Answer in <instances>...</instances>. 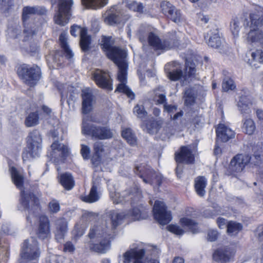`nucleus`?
<instances>
[{"label":"nucleus","instance_id":"aec40b11","mask_svg":"<svg viewBox=\"0 0 263 263\" xmlns=\"http://www.w3.org/2000/svg\"><path fill=\"white\" fill-rule=\"evenodd\" d=\"M36 234L41 239H45L50 237V226L48 218L45 215L39 217V224Z\"/></svg>","mask_w":263,"mask_h":263},{"label":"nucleus","instance_id":"f704fd0d","mask_svg":"<svg viewBox=\"0 0 263 263\" xmlns=\"http://www.w3.org/2000/svg\"><path fill=\"white\" fill-rule=\"evenodd\" d=\"M59 41L61 48L64 51L65 56L67 59H71L73 56V53L70 49L67 42L66 34L64 33L61 34Z\"/></svg>","mask_w":263,"mask_h":263},{"label":"nucleus","instance_id":"9d476101","mask_svg":"<svg viewBox=\"0 0 263 263\" xmlns=\"http://www.w3.org/2000/svg\"><path fill=\"white\" fill-rule=\"evenodd\" d=\"M149 44L155 49L169 50L178 45V40L175 35L169 36L161 42L159 37L153 33H150L148 36Z\"/></svg>","mask_w":263,"mask_h":263},{"label":"nucleus","instance_id":"b1692460","mask_svg":"<svg viewBox=\"0 0 263 263\" xmlns=\"http://www.w3.org/2000/svg\"><path fill=\"white\" fill-rule=\"evenodd\" d=\"M234 254V251L229 248L220 249L215 251L213 258L216 261L226 262L233 257Z\"/></svg>","mask_w":263,"mask_h":263},{"label":"nucleus","instance_id":"c756f323","mask_svg":"<svg viewBox=\"0 0 263 263\" xmlns=\"http://www.w3.org/2000/svg\"><path fill=\"white\" fill-rule=\"evenodd\" d=\"M195 189L197 194L200 197L205 195V188L207 184V179L203 176H198L195 179Z\"/></svg>","mask_w":263,"mask_h":263},{"label":"nucleus","instance_id":"e433bc0d","mask_svg":"<svg viewBox=\"0 0 263 263\" xmlns=\"http://www.w3.org/2000/svg\"><path fill=\"white\" fill-rule=\"evenodd\" d=\"M97 190V186L93 185L91 188L89 194L87 196L83 197L82 200L88 203H92L98 201L100 198V195Z\"/></svg>","mask_w":263,"mask_h":263},{"label":"nucleus","instance_id":"09e8293b","mask_svg":"<svg viewBox=\"0 0 263 263\" xmlns=\"http://www.w3.org/2000/svg\"><path fill=\"white\" fill-rule=\"evenodd\" d=\"M222 89L224 91L233 90L236 88V85L233 80L230 78H225L222 84Z\"/></svg>","mask_w":263,"mask_h":263},{"label":"nucleus","instance_id":"a211bd4d","mask_svg":"<svg viewBox=\"0 0 263 263\" xmlns=\"http://www.w3.org/2000/svg\"><path fill=\"white\" fill-rule=\"evenodd\" d=\"M93 79L99 87L108 90H112L111 80L108 73L97 69L93 73Z\"/></svg>","mask_w":263,"mask_h":263},{"label":"nucleus","instance_id":"37998d69","mask_svg":"<svg viewBox=\"0 0 263 263\" xmlns=\"http://www.w3.org/2000/svg\"><path fill=\"white\" fill-rule=\"evenodd\" d=\"M125 6L129 10L138 12H142L144 8L141 3H138L134 1H126Z\"/></svg>","mask_w":263,"mask_h":263},{"label":"nucleus","instance_id":"5fc2aeb1","mask_svg":"<svg viewBox=\"0 0 263 263\" xmlns=\"http://www.w3.org/2000/svg\"><path fill=\"white\" fill-rule=\"evenodd\" d=\"M86 229V226L84 225L82 226H80L79 224L77 223L75 226L74 230H73V234L75 235V237H79L83 235L85 232Z\"/></svg>","mask_w":263,"mask_h":263},{"label":"nucleus","instance_id":"20e7f679","mask_svg":"<svg viewBox=\"0 0 263 263\" xmlns=\"http://www.w3.org/2000/svg\"><path fill=\"white\" fill-rule=\"evenodd\" d=\"M110 197L115 204H123L130 201L131 204L137 202L142 197L141 192L137 186L132 191L125 190L121 193L109 191Z\"/></svg>","mask_w":263,"mask_h":263},{"label":"nucleus","instance_id":"603ef678","mask_svg":"<svg viewBox=\"0 0 263 263\" xmlns=\"http://www.w3.org/2000/svg\"><path fill=\"white\" fill-rule=\"evenodd\" d=\"M162 12L167 16L168 13L173 12V9L175 7L170 3L166 1H163L160 5Z\"/></svg>","mask_w":263,"mask_h":263},{"label":"nucleus","instance_id":"8fccbe9b","mask_svg":"<svg viewBox=\"0 0 263 263\" xmlns=\"http://www.w3.org/2000/svg\"><path fill=\"white\" fill-rule=\"evenodd\" d=\"M166 16L176 23L180 22L181 20V13L175 7L173 9V12L168 13Z\"/></svg>","mask_w":263,"mask_h":263},{"label":"nucleus","instance_id":"a19ab883","mask_svg":"<svg viewBox=\"0 0 263 263\" xmlns=\"http://www.w3.org/2000/svg\"><path fill=\"white\" fill-rule=\"evenodd\" d=\"M82 1L85 5L95 9L104 7L108 2V0H82Z\"/></svg>","mask_w":263,"mask_h":263},{"label":"nucleus","instance_id":"1a4fd4ad","mask_svg":"<svg viewBox=\"0 0 263 263\" xmlns=\"http://www.w3.org/2000/svg\"><path fill=\"white\" fill-rule=\"evenodd\" d=\"M17 72L25 83L30 86L34 85L41 78V69L37 66L29 68L22 65L18 68Z\"/></svg>","mask_w":263,"mask_h":263},{"label":"nucleus","instance_id":"412c9836","mask_svg":"<svg viewBox=\"0 0 263 263\" xmlns=\"http://www.w3.org/2000/svg\"><path fill=\"white\" fill-rule=\"evenodd\" d=\"M175 160L177 163H193L194 156L189 146H182L180 151L175 153Z\"/></svg>","mask_w":263,"mask_h":263},{"label":"nucleus","instance_id":"5701e85b","mask_svg":"<svg viewBox=\"0 0 263 263\" xmlns=\"http://www.w3.org/2000/svg\"><path fill=\"white\" fill-rule=\"evenodd\" d=\"M217 139L222 142H227L235 136L234 132L224 124H219L217 130Z\"/></svg>","mask_w":263,"mask_h":263},{"label":"nucleus","instance_id":"7c9ffc66","mask_svg":"<svg viewBox=\"0 0 263 263\" xmlns=\"http://www.w3.org/2000/svg\"><path fill=\"white\" fill-rule=\"evenodd\" d=\"M60 182L64 188L67 190H71L74 185L73 178L69 173L62 174L60 176Z\"/></svg>","mask_w":263,"mask_h":263},{"label":"nucleus","instance_id":"864d4df0","mask_svg":"<svg viewBox=\"0 0 263 263\" xmlns=\"http://www.w3.org/2000/svg\"><path fill=\"white\" fill-rule=\"evenodd\" d=\"M167 230L177 235H182L184 233V230L179 226L176 224H170L166 227Z\"/></svg>","mask_w":263,"mask_h":263},{"label":"nucleus","instance_id":"4468645a","mask_svg":"<svg viewBox=\"0 0 263 263\" xmlns=\"http://www.w3.org/2000/svg\"><path fill=\"white\" fill-rule=\"evenodd\" d=\"M18 208L21 210H28L31 215L32 210H40L39 199L33 194L26 193L25 191H21V199Z\"/></svg>","mask_w":263,"mask_h":263},{"label":"nucleus","instance_id":"f03ea898","mask_svg":"<svg viewBox=\"0 0 263 263\" xmlns=\"http://www.w3.org/2000/svg\"><path fill=\"white\" fill-rule=\"evenodd\" d=\"M107 226L106 223L94 226L90 230L88 236L91 239L90 250L99 253H105L110 248V241L114 237V230L116 228Z\"/></svg>","mask_w":263,"mask_h":263},{"label":"nucleus","instance_id":"c9c22d12","mask_svg":"<svg viewBox=\"0 0 263 263\" xmlns=\"http://www.w3.org/2000/svg\"><path fill=\"white\" fill-rule=\"evenodd\" d=\"M39 123V116L37 111L32 112L26 117L25 124L28 127H33Z\"/></svg>","mask_w":263,"mask_h":263},{"label":"nucleus","instance_id":"c03bdc74","mask_svg":"<svg viewBox=\"0 0 263 263\" xmlns=\"http://www.w3.org/2000/svg\"><path fill=\"white\" fill-rule=\"evenodd\" d=\"M80 46L83 51H87L90 44V36L87 34V30H83L80 36Z\"/></svg>","mask_w":263,"mask_h":263},{"label":"nucleus","instance_id":"f3484780","mask_svg":"<svg viewBox=\"0 0 263 263\" xmlns=\"http://www.w3.org/2000/svg\"><path fill=\"white\" fill-rule=\"evenodd\" d=\"M250 159L248 155L237 154L232 159L229 169L232 173H240L249 163Z\"/></svg>","mask_w":263,"mask_h":263},{"label":"nucleus","instance_id":"79ce46f5","mask_svg":"<svg viewBox=\"0 0 263 263\" xmlns=\"http://www.w3.org/2000/svg\"><path fill=\"white\" fill-rule=\"evenodd\" d=\"M227 226V233L231 236L236 235L242 228L240 223L233 221L229 222Z\"/></svg>","mask_w":263,"mask_h":263},{"label":"nucleus","instance_id":"4c0bfd02","mask_svg":"<svg viewBox=\"0 0 263 263\" xmlns=\"http://www.w3.org/2000/svg\"><path fill=\"white\" fill-rule=\"evenodd\" d=\"M181 224L187 227L193 233L198 232L197 223L194 220L186 217L182 218L180 220Z\"/></svg>","mask_w":263,"mask_h":263},{"label":"nucleus","instance_id":"774afa93","mask_svg":"<svg viewBox=\"0 0 263 263\" xmlns=\"http://www.w3.org/2000/svg\"><path fill=\"white\" fill-rule=\"evenodd\" d=\"M217 223L220 229H223L226 225L227 220L224 218L219 217L217 219Z\"/></svg>","mask_w":263,"mask_h":263},{"label":"nucleus","instance_id":"0eeeda50","mask_svg":"<svg viewBox=\"0 0 263 263\" xmlns=\"http://www.w3.org/2000/svg\"><path fill=\"white\" fill-rule=\"evenodd\" d=\"M87 120L83 119L82 123V132L83 134L91 136L92 138L104 140L111 138L113 134L107 127L89 125Z\"/></svg>","mask_w":263,"mask_h":263},{"label":"nucleus","instance_id":"39448f33","mask_svg":"<svg viewBox=\"0 0 263 263\" xmlns=\"http://www.w3.org/2000/svg\"><path fill=\"white\" fill-rule=\"evenodd\" d=\"M51 2L53 5L58 2V9L54 17L55 23L64 26L68 23L71 15L72 0H51Z\"/></svg>","mask_w":263,"mask_h":263},{"label":"nucleus","instance_id":"72a5a7b5","mask_svg":"<svg viewBox=\"0 0 263 263\" xmlns=\"http://www.w3.org/2000/svg\"><path fill=\"white\" fill-rule=\"evenodd\" d=\"M251 104L250 97L242 96L237 103V106L241 114H249L250 112L249 105Z\"/></svg>","mask_w":263,"mask_h":263},{"label":"nucleus","instance_id":"423d86ee","mask_svg":"<svg viewBox=\"0 0 263 263\" xmlns=\"http://www.w3.org/2000/svg\"><path fill=\"white\" fill-rule=\"evenodd\" d=\"M109 216L114 228H116L120 224L124 218H130L133 220H139L145 219L146 217V215H144L142 213L138 208H134L132 211L127 214L118 211H111L109 212Z\"/></svg>","mask_w":263,"mask_h":263},{"label":"nucleus","instance_id":"4d7b16f0","mask_svg":"<svg viewBox=\"0 0 263 263\" xmlns=\"http://www.w3.org/2000/svg\"><path fill=\"white\" fill-rule=\"evenodd\" d=\"M48 208L51 213H57L59 211L60 206L59 203L56 200H51L48 204Z\"/></svg>","mask_w":263,"mask_h":263},{"label":"nucleus","instance_id":"9b49d317","mask_svg":"<svg viewBox=\"0 0 263 263\" xmlns=\"http://www.w3.org/2000/svg\"><path fill=\"white\" fill-rule=\"evenodd\" d=\"M136 174L138 175L146 183L156 184L160 185L161 182V176L157 174L149 166L141 165L136 166L135 170Z\"/></svg>","mask_w":263,"mask_h":263},{"label":"nucleus","instance_id":"69168bd1","mask_svg":"<svg viewBox=\"0 0 263 263\" xmlns=\"http://www.w3.org/2000/svg\"><path fill=\"white\" fill-rule=\"evenodd\" d=\"M63 250L65 252L73 253L75 247L71 242L68 241L64 244Z\"/></svg>","mask_w":263,"mask_h":263},{"label":"nucleus","instance_id":"e2e57ef3","mask_svg":"<svg viewBox=\"0 0 263 263\" xmlns=\"http://www.w3.org/2000/svg\"><path fill=\"white\" fill-rule=\"evenodd\" d=\"M166 100L165 96L163 94L156 95L154 98V101L156 104H163L166 102Z\"/></svg>","mask_w":263,"mask_h":263},{"label":"nucleus","instance_id":"6e6d98bb","mask_svg":"<svg viewBox=\"0 0 263 263\" xmlns=\"http://www.w3.org/2000/svg\"><path fill=\"white\" fill-rule=\"evenodd\" d=\"M254 157L257 160H261L263 158V147L261 145H258L254 148Z\"/></svg>","mask_w":263,"mask_h":263},{"label":"nucleus","instance_id":"338daca9","mask_svg":"<svg viewBox=\"0 0 263 263\" xmlns=\"http://www.w3.org/2000/svg\"><path fill=\"white\" fill-rule=\"evenodd\" d=\"M164 110L167 111L169 114L172 115L177 110V106L172 105H164Z\"/></svg>","mask_w":263,"mask_h":263},{"label":"nucleus","instance_id":"de8ad7c7","mask_svg":"<svg viewBox=\"0 0 263 263\" xmlns=\"http://www.w3.org/2000/svg\"><path fill=\"white\" fill-rule=\"evenodd\" d=\"M240 23L238 20H234L230 25V29L234 37H237L240 29Z\"/></svg>","mask_w":263,"mask_h":263},{"label":"nucleus","instance_id":"052dcab7","mask_svg":"<svg viewBox=\"0 0 263 263\" xmlns=\"http://www.w3.org/2000/svg\"><path fill=\"white\" fill-rule=\"evenodd\" d=\"M12 3V0H0V9L3 11L8 10Z\"/></svg>","mask_w":263,"mask_h":263},{"label":"nucleus","instance_id":"dca6fc26","mask_svg":"<svg viewBox=\"0 0 263 263\" xmlns=\"http://www.w3.org/2000/svg\"><path fill=\"white\" fill-rule=\"evenodd\" d=\"M144 253L143 249H130L124 253L123 263H130L132 260H134V263H159L155 259L143 261L142 259Z\"/></svg>","mask_w":263,"mask_h":263},{"label":"nucleus","instance_id":"58836bf2","mask_svg":"<svg viewBox=\"0 0 263 263\" xmlns=\"http://www.w3.org/2000/svg\"><path fill=\"white\" fill-rule=\"evenodd\" d=\"M251 60L250 64L256 66L257 63L263 64V52L261 50H256L251 53Z\"/></svg>","mask_w":263,"mask_h":263},{"label":"nucleus","instance_id":"ddd939ff","mask_svg":"<svg viewBox=\"0 0 263 263\" xmlns=\"http://www.w3.org/2000/svg\"><path fill=\"white\" fill-rule=\"evenodd\" d=\"M153 213L155 219L161 225L168 223L172 219L171 212L166 210V206L162 201H155Z\"/></svg>","mask_w":263,"mask_h":263},{"label":"nucleus","instance_id":"13d9d810","mask_svg":"<svg viewBox=\"0 0 263 263\" xmlns=\"http://www.w3.org/2000/svg\"><path fill=\"white\" fill-rule=\"evenodd\" d=\"M83 30H87V29L85 28H81L78 25H73L71 27L70 33L72 36H77L78 33H80L81 36Z\"/></svg>","mask_w":263,"mask_h":263},{"label":"nucleus","instance_id":"bb28decb","mask_svg":"<svg viewBox=\"0 0 263 263\" xmlns=\"http://www.w3.org/2000/svg\"><path fill=\"white\" fill-rule=\"evenodd\" d=\"M162 124L161 120H153L147 123L143 122L141 124V127L143 130L150 134H156L160 128Z\"/></svg>","mask_w":263,"mask_h":263},{"label":"nucleus","instance_id":"a878e982","mask_svg":"<svg viewBox=\"0 0 263 263\" xmlns=\"http://www.w3.org/2000/svg\"><path fill=\"white\" fill-rule=\"evenodd\" d=\"M209 36V39L207 42L208 45L212 48L217 49L221 45V41L218 33V30L217 28H214L210 30L205 35L204 38Z\"/></svg>","mask_w":263,"mask_h":263},{"label":"nucleus","instance_id":"3c124183","mask_svg":"<svg viewBox=\"0 0 263 263\" xmlns=\"http://www.w3.org/2000/svg\"><path fill=\"white\" fill-rule=\"evenodd\" d=\"M133 112L137 117L141 119L145 118L147 115V112L145 110L142 105H137L135 106L133 109Z\"/></svg>","mask_w":263,"mask_h":263},{"label":"nucleus","instance_id":"c85d7f7f","mask_svg":"<svg viewBox=\"0 0 263 263\" xmlns=\"http://www.w3.org/2000/svg\"><path fill=\"white\" fill-rule=\"evenodd\" d=\"M114 8H112V9L107 12L105 14L106 16L105 17L104 21L106 23L110 25L119 23L120 22L125 20L122 17V14L120 13V12H114Z\"/></svg>","mask_w":263,"mask_h":263},{"label":"nucleus","instance_id":"680f3d73","mask_svg":"<svg viewBox=\"0 0 263 263\" xmlns=\"http://www.w3.org/2000/svg\"><path fill=\"white\" fill-rule=\"evenodd\" d=\"M137 35L141 42H144L146 41L147 31L145 28L141 27L138 30Z\"/></svg>","mask_w":263,"mask_h":263},{"label":"nucleus","instance_id":"cd10ccee","mask_svg":"<svg viewBox=\"0 0 263 263\" xmlns=\"http://www.w3.org/2000/svg\"><path fill=\"white\" fill-rule=\"evenodd\" d=\"M9 171L13 182L17 188L21 189L24 183V176L22 172L14 166L10 167Z\"/></svg>","mask_w":263,"mask_h":263},{"label":"nucleus","instance_id":"2f4dec72","mask_svg":"<svg viewBox=\"0 0 263 263\" xmlns=\"http://www.w3.org/2000/svg\"><path fill=\"white\" fill-rule=\"evenodd\" d=\"M185 67V71L184 74V80H186L188 79L191 80L195 79L199 80L200 79L198 76V74H196V69L195 68V65L194 63L186 62Z\"/></svg>","mask_w":263,"mask_h":263},{"label":"nucleus","instance_id":"0e129e2a","mask_svg":"<svg viewBox=\"0 0 263 263\" xmlns=\"http://www.w3.org/2000/svg\"><path fill=\"white\" fill-rule=\"evenodd\" d=\"M218 237V232L216 230H210L208 233V239L210 241H215Z\"/></svg>","mask_w":263,"mask_h":263},{"label":"nucleus","instance_id":"49530a36","mask_svg":"<svg viewBox=\"0 0 263 263\" xmlns=\"http://www.w3.org/2000/svg\"><path fill=\"white\" fill-rule=\"evenodd\" d=\"M185 104L186 105H192L195 102L194 90L192 88L186 89L184 91Z\"/></svg>","mask_w":263,"mask_h":263},{"label":"nucleus","instance_id":"4be33fe9","mask_svg":"<svg viewBox=\"0 0 263 263\" xmlns=\"http://www.w3.org/2000/svg\"><path fill=\"white\" fill-rule=\"evenodd\" d=\"M81 96L82 98V112L84 114H87L92 110L94 97L92 91L89 88L83 89L82 91Z\"/></svg>","mask_w":263,"mask_h":263},{"label":"nucleus","instance_id":"2eb2a0df","mask_svg":"<svg viewBox=\"0 0 263 263\" xmlns=\"http://www.w3.org/2000/svg\"><path fill=\"white\" fill-rule=\"evenodd\" d=\"M40 252L38 248V244L35 239L26 240L23 245L21 256L22 257L28 260H34L38 258Z\"/></svg>","mask_w":263,"mask_h":263},{"label":"nucleus","instance_id":"ea45409f","mask_svg":"<svg viewBox=\"0 0 263 263\" xmlns=\"http://www.w3.org/2000/svg\"><path fill=\"white\" fill-rule=\"evenodd\" d=\"M242 130L248 135H252L255 132L256 127L254 121L251 119L243 120Z\"/></svg>","mask_w":263,"mask_h":263},{"label":"nucleus","instance_id":"a18cd8bd","mask_svg":"<svg viewBox=\"0 0 263 263\" xmlns=\"http://www.w3.org/2000/svg\"><path fill=\"white\" fill-rule=\"evenodd\" d=\"M122 136L130 145H134L136 144V139L131 129L125 128L123 129L122 132Z\"/></svg>","mask_w":263,"mask_h":263},{"label":"nucleus","instance_id":"7ed1b4c3","mask_svg":"<svg viewBox=\"0 0 263 263\" xmlns=\"http://www.w3.org/2000/svg\"><path fill=\"white\" fill-rule=\"evenodd\" d=\"M42 150V139L40 132L34 130L27 138L26 149L22 154L24 161L39 157Z\"/></svg>","mask_w":263,"mask_h":263},{"label":"nucleus","instance_id":"6ab92c4d","mask_svg":"<svg viewBox=\"0 0 263 263\" xmlns=\"http://www.w3.org/2000/svg\"><path fill=\"white\" fill-rule=\"evenodd\" d=\"M182 65L177 62H173L166 65L165 70L167 76L172 81H177L182 78L184 80V74L182 72Z\"/></svg>","mask_w":263,"mask_h":263},{"label":"nucleus","instance_id":"393cba45","mask_svg":"<svg viewBox=\"0 0 263 263\" xmlns=\"http://www.w3.org/2000/svg\"><path fill=\"white\" fill-rule=\"evenodd\" d=\"M55 225V239L58 241L60 242L64 239L67 232V222L64 218L60 219L57 220Z\"/></svg>","mask_w":263,"mask_h":263},{"label":"nucleus","instance_id":"473e14b6","mask_svg":"<svg viewBox=\"0 0 263 263\" xmlns=\"http://www.w3.org/2000/svg\"><path fill=\"white\" fill-rule=\"evenodd\" d=\"M94 154L91 161L93 164H98L101 161V158L104 152V146L102 142L98 141L93 145Z\"/></svg>","mask_w":263,"mask_h":263},{"label":"nucleus","instance_id":"6e6552de","mask_svg":"<svg viewBox=\"0 0 263 263\" xmlns=\"http://www.w3.org/2000/svg\"><path fill=\"white\" fill-rule=\"evenodd\" d=\"M39 8L36 7H25L23 9L22 18L24 22L25 40L27 37L33 35L36 31L35 25L32 20H30L31 16L35 14L40 13Z\"/></svg>","mask_w":263,"mask_h":263},{"label":"nucleus","instance_id":"f257e3e1","mask_svg":"<svg viewBox=\"0 0 263 263\" xmlns=\"http://www.w3.org/2000/svg\"><path fill=\"white\" fill-rule=\"evenodd\" d=\"M102 43V48L106 52V55L109 59L114 61L119 69L117 78L120 82V84H118L115 92H122L132 100L134 99L135 98L134 93L126 85L127 65L125 61L126 56L125 50L117 47L112 46L111 37L103 36Z\"/></svg>","mask_w":263,"mask_h":263},{"label":"nucleus","instance_id":"f8f14e48","mask_svg":"<svg viewBox=\"0 0 263 263\" xmlns=\"http://www.w3.org/2000/svg\"><path fill=\"white\" fill-rule=\"evenodd\" d=\"M69 155L68 147L55 140L51 145V152L48 156L55 163H62Z\"/></svg>","mask_w":263,"mask_h":263},{"label":"nucleus","instance_id":"bf43d9fd","mask_svg":"<svg viewBox=\"0 0 263 263\" xmlns=\"http://www.w3.org/2000/svg\"><path fill=\"white\" fill-rule=\"evenodd\" d=\"M90 149V148L85 145H81V153L84 159H88L89 158Z\"/></svg>","mask_w":263,"mask_h":263}]
</instances>
